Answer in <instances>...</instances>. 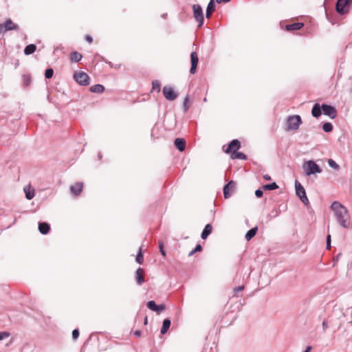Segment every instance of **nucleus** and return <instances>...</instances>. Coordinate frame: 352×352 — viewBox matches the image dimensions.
<instances>
[{"instance_id":"40","label":"nucleus","mask_w":352,"mask_h":352,"mask_svg":"<svg viewBox=\"0 0 352 352\" xmlns=\"http://www.w3.org/2000/svg\"><path fill=\"white\" fill-rule=\"evenodd\" d=\"M165 309H166L165 305H164V304L157 305L155 312L160 314V313L162 312L164 310H165Z\"/></svg>"},{"instance_id":"12","label":"nucleus","mask_w":352,"mask_h":352,"mask_svg":"<svg viewBox=\"0 0 352 352\" xmlns=\"http://www.w3.org/2000/svg\"><path fill=\"white\" fill-rule=\"evenodd\" d=\"M191 67L190 69V73L194 74L196 72L197 67L199 62V58L197 54L195 52H192L190 54Z\"/></svg>"},{"instance_id":"55","label":"nucleus","mask_w":352,"mask_h":352,"mask_svg":"<svg viewBox=\"0 0 352 352\" xmlns=\"http://www.w3.org/2000/svg\"><path fill=\"white\" fill-rule=\"evenodd\" d=\"M144 324H147V317H145V319H144Z\"/></svg>"},{"instance_id":"37","label":"nucleus","mask_w":352,"mask_h":352,"mask_svg":"<svg viewBox=\"0 0 352 352\" xmlns=\"http://www.w3.org/2000/svg\"><path fill=\"white\" fill-rule=\"evenodd\" d=\"M202 250V246L200 244H197L195 249L188 253V256H192L195 252H201Z\"/></svg>"},{"instance_id":"15","label":"nucleus","mask_w":352,"mask_h":352,"mask_svg":"<svg viewBox=\"0 0 352 352\" xmlns=\"http://www.w3.org/2000/svg\"><path fill=\"white\" fill-rule=\"evenodd\" d=\"M135 281L138 285H142L144 282V270L139 267L135 273Z\"/></svg>"},{"instance_id":"43","label":"nucleus","mask_w":352,"mask_h":352,"mask_svg":"<svg viewBox=\"0 0 352 352\" xmlns=\"http://www.w3.org/2000/svg\"><path fill=\"white\" fill-rule=\"evenodd\" d=\"M159 249H160V252L161 253V254L163 256H166V252L164 249V245L162 242H160L159 243Z\"/></svg>"},{"instance_id":"45","label":"nucleus","mask_w":352,"mask_h":352,"mask_svg":"<svg viewBox=\"0 0 352 352\" xmlns=\"http://www.w3.org/2000/svg\"><path fill=\"white\" fill-rule=\"evenodd\" d=\"M326 245H327V249H330L331 248V235L330 234H328L327 236Z\"/></svg>"},{"instance_id":"27","label":"nucleus","mask_w":352,"mask_h":352,"mask_svg":"<svg viewBox=\"0 0 352 352\" xmlns=\"http://www.w3.org/2000/svg\"><path fill=\"white\" fill-rule=\"evenodd\" d=\"M36 50V46L34 44H29L24 49V54L25 55H30L33 54Z\"/></svg>"},{"instance_id":"48","label":"nucleus","mask_w":352,"mask_h":352,"mask_svg":"<svg viewBox=\"0 0 352 352\" xmlns=\"http://www.w3.org/2000/svg\"><path fill=\"white\" fill-rule=\"evenodd\" d=\"M322 329H323V331H326V329H327L328 327V322H327V320H324L323 322H322Z\"/></svg>"},{"instance_id":"17","label":"nucleus","mask_w":352,"mask_h":352,"mask_svg":"<svg viewBox=\"0 0 352 352\" xmlns=\"http://www.w3.org/2000/svg\"><path fill=\"white\" fill-rule=\"evenodd\" d=\"M322 105L320 106L319 103H316L314 104L311 109V115L314 118H319L322 114Z\"/></svg>"},{"instance_id":"31","label":"nucleus","mask_w":352,"mask_h":352,"mask_svg":"<svg viewBox=\"0 0 352 352\" xmlns=\"http://www.w3.org/2000/svg\"><path fill=\"white\" fill-rule=\"evenodd\" d=\"M152 89L157 93L160 91L161 83L159 80H155L152 82Z\"/></svg>"},{"instance_id":"34","label":"nucleus","mask_w":352,"mask_h":352,"mask_svg":"<svg viewBox=\"0 0 352 352\" xmlns=\"http://www.w3.org/2000/svg\"><path fill=\"white\" fill-rule=\"evenodd\" d=\"M23 85L28 87L31 83V77L29 75H23Z\"/></svg>"},{"instance_id":"26","label":"nucleus","mask_w":352,"mask_h":352,"mask_svg":"<svg viewBox=\"0 0 352 352\" xmlns=\"http://www.w3.org/2000/svg\"><path fill=\"white\" fill-rule=\"evenodd\" d=\"M82 58V56L78 52H73L70 54V60L74 63H78Z\"/></svg>"},{"instance_id":"2","label":"nucleus","mask_w":352,"mask_h":352,"mask_svg":"<svg viewBox=\"0 0 352 352\" xmlns=\"http://www.w3.org/2000/svg\"><path fill=\"white\" fill-rule=\"evenodd\" d=\"M287 131L297 130L302 124V119L298 115L289 116L286 120Z\"/></svg>"},{"instance_id":"25","label":"nucleus","mask_w":352,"mask_h":352,"mask_svg":"<svg viewBox=\"0 0 352 352\" xmlns=\"http://www.w3.org/2000/svg\"><path fill=\"white\" fill-rule=\"evenodd\" d=\"M257 230H258L257 227H254V228H251L250 230H249L245 234V239L247 241L251 240L256 235Z\"/></svg>"},{"instance_id":"24","label":"nucleus","mask_w":352,"mask_h":352,"mask_svg":"<svg viewBox=\"0 0 352 352\" xmlns=\"http://www.w3.org/2000/svg\"><path fill=\"white\" fill-rule=\"evenodd\" d=\"M230 157L232 160H236V159L243 160H247L246 155L242 152H239V151L232 152V153H231V155H230Z\"/></svg>"},{"instance_id":"32","label":"nucleus","mask_w":352,"mask_h":352,"mask_svg":"<svg viewBox=\"0 0 352 352\" xmlns=\"http://www.w3.org/2000/svg\"><path fill=\"white\" fill-rule=\"evenodd\" d=\"M322 129L326 133L331 132L333 130V125L331 122H325L322 125Z\"/></svg>"},{"instance_id":"9","label":"nucleus","mask_w":352,"mask_h":352,"mask_svg":"<svg viewBox=\"0 0 352 352\" xmlns=\"http://www.w3.org/2000/svg\"><path fill=\"white\" fill-rule=\"evenodd\" d=\"M226 146H223V149L226 153H232V152L237 151L241 148V142L234 139L232 140L225 148Z\"/></svg>"},{"instance_id":"57","label":"nucleus","mask_w":352,"mask_h":352,"mask_svg":"<svg viewBox=\"0 0 352 352\" xmlns=\"http://www.w3.org/2000/svg\"><path fill=\"white\" fill-rule=\"evenodd\" d=\"M203 101H204V102H207V98L205 97V98L203 99Z\"/></svg>"},{"instance_id":"18","label":"nucleus","mask_w":352,"mask_h":352,"mask_svg":"<svg viewBox=\"0 0 352 352\" xmlns=\"http://www.w3.org/2000/svg\"><path fill=\"white\" fill-rule=\"evenodd\" d=\"M50 230V225L46 222L38 223V231L42 234H47Z\"/></svg>"},{"instance_id":"51","label":"nucleus","mask_w":352,"mask_h":352,"mask_svg":"<svg viewBox=\"0 0 352 352\" xmlns=\"http://www.w3.org/2000/svg\"><path fill=\"white\" fill-rule=\"evenodd\" d=\"M231 0H216L217 3H228Z\"/></svg>"},{"instance_id":"36","label":"nucleus","mask_w":352,"mask_h":352,"mask_svg":"<svg viewBox=\"0 0 352 352\" xmlns=\"http://www.w3.org/2000/svg\"><path fill=\"white\" fill-rule=\"evenodd\" d=\"M188 101H189V97H188V96H186L184 98V102H183V110L184 112L187 111L189 109Z\"/></svg>"},{"instance_id":"3","label":"nucleus","mask_w":352,"mask_h":352,"mask_svg":"<svg viewBox=\"0 0 352 352\" xmlns=\"http://www.w3.org/2000/svg\"><path fill=\"white\" fill-rule=\"evenodd\" d=\"M302 167L305 174L308 176L322 172V168L313 160L306 162Z\"/></svg>"},{"instance_id":"52","label":"nucleus","mask_w":352,"mask_h":352,"mask_svg":"<svg viewBox=\"0 0 352 352\" xmlns=\"http://www.w3.org/2000/svg\"><path fill=\"white\" fill-rule=\"evenodd\" d=\"M263 179L266 181H270L271 179V177L269 175H264Z\"/></svg>"},{"instance_id":"44","label":"nucleus","mask_w":352,"mask_h":352,"mask_svg":"<svg viewBox=\"0 0 352 352\" xmlns=\"http://www.w3.org/2000/svg\"><path fill=\"white\" fill-rule=\"evenodd\" d=\"M263 195V192L261 189H257L255 190V196L258 198L262 197Z\"/></svg>"},{"instance_id":"11","label":"nucleus","mask_w":352,"mask_h":352,"mask_svg":"<svg viewBox=\"0 0 352 352\" xmlns=\"http://www.w3.org/2000/svg\"><path fill=\"white\" fill-rule=\"evenodd\" d=\"M322 110L323 114L329 116L331 119H334L337 116L336 109L330 104H322Z\"/></svg>"},{"instance_id":"47","label":"nucleus","mask_w":352,"mask_h":352,"mask_svg":"<svg viewBox=\"0 0 352 352\" xmlns=\"http://www.w3.org/2000/svg\"><path fill=\"white\" fill-rule=\"evenodd\" d=\"M244 289V286L243 285H241V286H239V287H236L234 289V293H237L239 292H241Z\"/></svg>"},{"instance_id":"7","label":"nucleus","mask_w":352,"mask_h":352,"mask_svg":"<svg viewBox=\"0 0 352 352\" xmlns=\"http://www.w3.org/2000/svg\"><path fill=\"white\" fill-rule=\"evenodd\" d=\"M74 79L82 86H87L89 84V76L84 72H76L74 74Z\"/></svg>"},{"instance_id":"23","label":"nucleus","mask_w":352,"mask_h":352,"mask_svg":"<svg viewBox=\"0 0 352 352\" xmlns=\"http://www.w3.org/2000/svg\"><path fill=\"white\" fill-rule=\"evenodd\" d=\"M89 91L92 93L101 94L104 91V87L100 84L94 85L89 88Z\"/></svg>"},{"instance_id":"33","label":"nucleus","mask_w":352,"mask_h":352,"mask_svg":"<svg viewBox=\"0 0 352 352\" xmlns=\"http://www.w3.org/2000/svg\"><path fill=\"white\" fill-rule=\"evenodd\" d=\"M147 307L151 311H155L157 309V305L155 303L154 300H149L147 302Z\"/></svg>"},{"instance_id":"49","label":"nucleus","mask_w":352,"mask_h":352,"mask_svg":"<svg viewBox=\"0 0 352 352\" xmlns=\"http://www.w3.org/2000/svg\"><path fill=\"white\" fill-rule=\"evenodd\" d=\"M142 334V332L140 330H135L134 332H133V335L135 336V337H140Z\"/></svg>"},{"instance_id":"41","label":"nucleus","mask_w":352,"mask_h":352,"mask_svg":"<svg viewBox=\"0 0 352 352\" xmlns=\"http://www.w3.org/2000/svg\"><path fill=\"white\" fill-rule=\"evenodd\" d=\"M10 336V333L7 331L0 332V340L8 338Z\"/></svg>"},{"instance_id":"8","label":"nucleus","mask_w":352,"mask_h":352,"mask_svg":"<svg viewBox=\"0 0 352 352\" xmlns=\"http://www.w3.org/2000/svg\"><path fill=\"white\" fill-rule=\"evenodd\" d=\"M19 25L14 23L10 19H8L3 23L0 24V33L6 32L10 30H16Z\"/></svg>"},{"instance_id":"30","label":"nucleus","mask_w":352,"mask_h":352,"mask_svg":"<svg viewBox=\"0 0 352 352\" xmlns=\"http://www.w3.org/2000/svg\"><path fill=\"white\" fill-rule=\"evenodd\" d=\"M143 261H144V256H143L142 248L140 247L139 249V251L137 254V256L135 258V261L139 264H142L143 263Z\"/></svg>"},{"instance_id":"6","label":"nucleus","mask_w":352,"mask_h":352,"mask_svg":"<svg viewBox=\"0 0 352 352\" xmlns=\"http://www.w3.org/2000/svg\"><path fill=\"white\" fill-rule=\"evenodd\" d=\"M351 0H338L336 4V12L340 15L346 14L349 10Z\"/></svg>"},{"instance_id":"14","label":"nucleus","mask_w":352,"mask_h":352,"mask_svg":"<svg viewBox=\"0 0 352 352\" xmlns=\"http://www.w3.org/2000/svg\"><path fill=\"white\" fill-rule=\"evenodd\" d=\"M83 183L82 182H76L74 185L70 186V191L75 196H78L80 194L82 190Z\"/></svg>"},{"instance_id":"1","label":"nucleus","mask_w":352,"mask_h":352,"mask_svg":"<svg viewBox=\"0 0 352 352\" xmlns=\"http://www.w3.org/2000/svg\"><path fill=\"white\" fill-rule=\"evenodd\" d=\"M331 209L334 212L338 223L344 228H349L351 222L348 209L337 201L331 204Z\"/></svg>"},{"instance_id":"21","label":"nucleus","mask_w":352,"mask_h":352,"mask_svg":"<svg viewBox=\"0 0 352 352\" xmlns=\"http://www.w3.org/2000/svg\"><path fill=\"white\" fill-rule=\"evenodd\" d=\"M214 10H215V5H214V0H210V2L208 3L207 8H206V16L207 19H209L211 16L212 12L214 11Z\"/></svg>"},{"instance_id":"53","label":"nucleus","mask_w":352,"mask_h":352,"mask_svg":"<svg viewBox=\"0 0 352 352\" xmlns=\"http://www.w3.org/2000/svg\"><path fill=\"white\" fill-rule=\"evenodd\" d=\"M311 349V346H308L306 348V349L305 350V351H304V352H310Z\"/></svg>"},{"instance_id":"16","label":"nucleus","mask_w":352,"mask_h":352,"mask_svg":"<svg viewBox=\"0 0 352 352\" xmlns=\"http://www.w3.org/2000/svg\"><path fill=\"white\" fill-rule=\"evenodd\" d=\"M186 140L184 138H176L174 141L175 146L181 152L184 151L186 148Z\"/></svg>"},{"instance_id":"4","label":"nucleus","mask_w":352,"mask_h":352,"mask_svg":"<svg viewBox=\"0 0 352 352\" xmlns=\"http://www.w3.org/2000/svg\"><path fill=\"white\" fill-rule=\"evenodd\" d=\"M193 17L198 23V28H201L204 24V16L201 6L199 4L192 6Z\"/></svg>"},{"instance_id":"54","label":"nucleus","mask_w":352,"mask_h":352,"mask_svg":"<svg viewBox=\"0 0 352 352\" xmlns=\"http://www.w3.org/2000/svg\"><path fill=\"white\" fill-rule=\"evenodd\" d=\"M98 158L100 160L102 158V154L101 153H98Z\"/></svg>"},{"instance_id":"38","label":"nucleus","mask_w":352,"mask_h":352,"mask_svg":"<svg viewBox=\"0 0 352 352\" xmlns=\"http://www.w3.org/2000/svg\"><path fill=\"white\" fill-rule=\"evenodd\" d=\"M54 70L52 68H47L45 72V77L47 79L51 78L53 76Z\"/></svg>"},{"instance_id":"13","label":"nucleus","mask_w":352,"mask_h":352,"mask_svg":"<svg viewBox=\"0 0 352 352\" xmlns=\"http://www.w3.org/2000/svg\"><path fill=\"white\" fill-rule=\"evenodd\" d=\"M235 183L233 181H230L227 183L223 187V196L225 199H228L231 196L230 192L234 188Z\"/></svg>"},{"instance_id":"42","label":"nucleus","mask_w":352,"mask_h":352,"mask_svg":"<svg viewBox=\"0 0 352 352\" xmlns=\"http://www.w3.org/2000/svg\"><path fill=\"white\" fill-rule=\"evenodd\" d=\"M269 215L271 218L277 217L279 215V211L277 209L273 210Z\"/></svg>"},{"instance_id":"29","label":"nucleus","mask_w":352,"mask_h":352,"mask_svg":"<svg viewBox=\"0 0 352 352\" xmlns=\"http://www.w3.org/2000/svg\"><path fill=\"white\" fill-rule=\"evenodd\" d=\"M263 189L266 190H276L278 188V186L276 184V182H272L270 184H265L263 186Z\"/></svg>"},{"instance_id":"46","label":"nucleus","mask_w":352,"mask_h":352,"mask_svg":"<svg viewBox=\"0 0 352 352\" xmlns=\"http://www.w3.org/2000/svg\"><path fill=\"white\" fill-rule=\"evenodd\" d=\"M85 39L89 43H91L93 42V38L91 35L87 34L85 37Z\"/></svg>"},{"instance_id":"20","label":"nucleus","mask_w":352,"mask_h":352,"mask_svg":"<svg viewBox=\"0 0 352 352\" xmlns=\"http://www.w3.org/2000/svg\"><path fill=\"white\" fill-rule=\"evenodd\" d=\"M212 225L210 223L206 224L201 234V239H206L212 233Z\"/></svg>"},{"instance_id":"10","label":"nucleus","mask_w":352,"mask_h":352,"mask_svg":"<svg viewBox=\"0 0 352 352\" xmlns=\"http://www.w3.org/2000/svg\"><path fill=\"white\" fill-rule=\"evenodd\" d=\"M162 93L166 99L170 101L175 100L178 96V94L175 93L173 88L170 86H164Z\"/></svg>"},{"instance_id":"56","label":"nucleus","mask_w":352,"mask_h":352,"mask_svg":"<svg viewBox=\"0 0 352 352\" xmlns=\"http://www.w3.org/2000/svg\"><path fill=\"white\" fill-rule=\"evenodd\" d=\"M166 16H167V14H163L162 16L163 18H166Z\"/></svg>"},{"instance_id":"35","label":"nucleus","mask_w":352,"mask_h":352,"mask_svg":"<svg viewBox=\"0 0 352 352\" xmlns=\"http://www.w3.org/2000/svg\"><path fill=\"white\" fill-rule=\"evenodd\" d=\"M328 164L331 168L336 170H338L340 168V166L332 159L328 160Z\"/></svg>"},{"instance_id":"5","label":"nucleus","mask_w":352,"mask_h":352,"mask_svg":"<svg viewBox=\"0 0 352 352\" xmlns=\"http://www.w3.org/2000/svg\"><path fill=\"white\" fill-rule=\"evenodd\" d=\"M295 190L296 195L300 198V201L305 206H307L309 204V201L307 197L305 190L298 180L295 181Z\"/></svg>"},{"instance_id":"28","label":"nucleus","mask_w":352,"mask_h":352,"mask_svg":"<svg viewBox=\"0 0 352 352\" xmlns=\"http://www.w3.org/2000/svg\"><path fill=\"white\" fill-rule=\"evenodd\" d=\"M25 193V197L27 199L30 200L34 197V190H31L30 188L25 186L23 189Z\"/></svg>"},{"instance_id":"22","label":"nucleus","mask_w":352,"mask_h":352,"mask_svg":"<svg viewBox=\"0 0 352 352\" xmlns=\"http://www.w3.org/2000/svg\"><path fill=\"white\" fill-rule=\"evenodd\" d=\"M170 324H171L170 320L169 318H165L162 322V327L160 330L161 333L165 334L168 331V329L170 328Z\"/></svg>"},{"instance_id":"39","label":"nucleus","mask_w":352,"mask_h":352,"mask_svg":"<svg viewBox=\"0 0 352 352\" xmlns=\"http://www.w3.org/2000/svg\"><path fill=\"white\" fill-rule=\"evenodd\" d=\"M72 339H73L74 340H77V339H78V338L79 337V335H80L79 330H78V329H74L72 331Z\"/></svg>"},{"instance_id":"50","label":"nucleus","mask_w":352,"mask_h":352,"mask_svg":"<svg viewBox=\"0 0 352 352\" xmlns=\"http://www.w3.org/2000/svg\"><path fill=\"white\" fill-rule=\"evenodd\" d=\"M342 254L341 253H339L338 254H337V256L333 258V261L334 262H338Z\"/></svg>"},{"instance_id":"19","label":"nucleus","mask_w":352,"mask_h":352,"mask_svg":"<svg viewBox=\"0 0 352 352\" xmlns=\"http://www.w3.org/2000/svg\"><path fill=\"white\" fill-rule=\"evenodd\" d=\"M303 26V23H293L286 25L285 29L287 31L298 30H300Z\"/></svg>"}]
</instances>
